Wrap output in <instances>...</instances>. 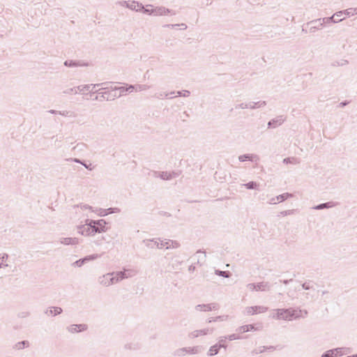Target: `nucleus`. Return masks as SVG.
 Instances as JSON below:
<instances>
[{"mask_svg":"<svg viewBox=\"0 0 357 357\" xmlns=\"http://www.w3.org/2000/svg\"><path fill=\"white\" fill-rule=\"evenodd\" d=\"M154 9V15L155 16H162L165 15L167 14L176 15V12L174 10L166 8L163 6L156 7Z\"/></svg>","mask_w":357,"mask_h":357,"instance_id":"nucleus-10","label":"nucleus"},{"mask_svg":"<svg viewBox=\"0 0 357 357\" xmlns=\"http://www.w3.org/2000/svg\"><path fill=\"white\" fill-rule=\"evenodd\" d=\"M248 109H255L257 108H261L266 105V102L264 100L257 102H250L248 103Z\"/></svg>","mask_w":357,"mask_h":357,"instance_id":"nucleus-22","label":"nucleus"},{"mask_svg":"<svg viewBox=\"0 0 357 357\" xmlns=\"http://www.w3.org/2000/svg\"><path fill=\"white\" fill-rule=\"evenodd\" d=\"M131 84H126V86L116 87L115 86L112 89V91H114V94L112 95L111 97L113 98L120 97L121 96L126 95L127 92L131 93L134 91V89H130Z\"/></svg>","mask_w":357,"mask_h":357,"instance_id":"nucleus-5","label":"nucleus"},{"mask_svg":"<svg viewBox=\"0 0 357 357\" xmlns=\"http://www.w3.org/2000/svg\"><path fill=\"white\" fill-rule=\"evenodd\" d=\"M215 274L216 275L221 276V277L226 278H230L231 275V273L228 271H220L218 269L215 271Z\"/></svg>","mask_w":357,"mask_h":357,"instance_id":"nucleus-32","label":"nucleus"},{"mask_svg":"<svg viewBox=\"0 0 357 357\" xmlns=\"http://www.w3.org/2000/svg\"><path fill=\"white\" fill-rule=\"evenodd\" d=\"M78 207H80L82 209H90L92 210V207L88 204H81L79 205H77Z\"/></svg>","mask_w":357,"mask_h":357,"instance_id":"nucleus-61","label":"nucleus"},{"mask_svg":"<svg viewBox=\"0 0 357 357\" xmlns=\"http://www.w3.org/2000/svg\"><path fill=\"white\" fill-rule=\"evenodd\" d=\"M169 174H170V180H171L174 178H176V177L179 176L181 172L172 171V172H169Z\"/></svg>","mask_w":357,"mask_h":357,"instance_id":"nucleus-57","label":"nucleus"},{"mask_svg":"<svg viewBox=\"0 0 357 357\" xmlns=\"http://www.w3.org/2000/svg\"><path fill=\"white\" fill-rule=\"evenodd\" d=\"M107 210V212L109 213V214H110V213H118L121 212V209L119 208H117V207L109 208Z\"/></svg>","mask_w":357,"mask_h":357,"instance_id":"nucleus-51","label":"nucleus"},{"mask_svg":"<svg viewBox=\"0 0 357 357\" xmlns=\"http://www.w3.org/2000/svg\"><path fill=\"white\" fill-rule=\"evenodd\" d=\"M221 347H222V344H218L211 346L208 351V356H213L218 354L220 349H221Z\"/></svg>","mask_w":357,"mask_h":357,"instance_id":"nucleus-27","label":"nucleus"},{"mask_svg":"<svg viewBox=\"0 0 357 357\" xmlns=\"http://www.w3.org/2000/svg\"><path fill=\"white\" fill-rule=\"evenodd\" d=\"M227 339H225V337H222L218 343H217L218 344H222V347H221V348H224L225 349H227V345L225 344V341H226Z\"/></svg>","mask_w":357,"mask_h":357,"instance_id":"nucleus-54","label":"nucleus"},{"mask_svg":"<svg viewBox=\"0 0 357 357\" xmlns=\"http://www.w3.org/2000/svg\"><path fill=\"white\" fill-rule=\"evenodd\" d=\"M257 313H263L268 310V307L265 306H257Z\"/></svg>","mask_w":357,"mask_h":357,"instance_id":"nucleus-56","label":"nucleus"},{"mask_svg":"<svg viewBox=\"0 0 357 357\" xmlns=\"http://www.w3.org/2000/svg\"><path fill=\"white\" fill-rule=\"evenodd\" d=\"M282 349V347H280V345H278L276 347L275 346H269V347H266V351H268L270 352H272L273 351H275V349Z\"/></svg>","mask_w":357,"mask_h":357,"instance_id":"nucleus-52","label":"nucleus"},{"mask_svg":"<svg viewBox=\"0 0 357 357\" xmlns=\"http://www.w3.org/2000/svg\"><path fill=\"white\" fill-rule=\"evenodd\" d=\"M111 89V91H108L107 90H105V91L103 93H105V96H107L106 99L108 100L109 98L111 99H114L112 97H111L112 95H114V91H112V86H109Z\"/></svg>","mask_w":357,"mask_h":357,"instance_id":"nucleus-50","label":"nucleus"},{"mask_svg":"<svg viewBox=\"0 0 357 357\" xmlns=\"http://www.w3.org/2000/svg\"><path fill=\"white\" fill-rule=\"evenodd\" d=\"M63 312V310L60 307H52L49 309H47L45 311V314L47 315H52V316H56L60 314H61Z\"/></svg>","mask_w":357,"mask_h":357,"instance_id":"nucleus-20","label":"nucleus"},{"mask_svg":"<svg viewBox=\"0 0 357 357\" xmlns=\"http://www.w3.org/2000/svg\"><path fill=\"white\" fill-rule=\"evenodd\" d=\"M91 85L86 84V85H80L77 86V91L79 92H84L85 91H89L91 89Z\"/></svg>","mask_w":357,"mask_h":357,"instance_id":"nucleus-42","label":"nucleus"},{"mask_svg":"<svg viewBox=\"0 0 357 357\" xmlns=\"http://www.w3.org/2000/svg\"><path fill=\"white\" fill-rule=\"evenodd\" d=\"M302 310L300 309H294L289 307L287 309H278L277 319L283 320H292L299 319L302 315Z\"/></svg>","mask_w":357,"mask_h":357,"instance_id":"nucleus-2","label":"nucleus"},{"mask_svg":"<svg viewBox=\"0 0 357 357\" xmlns=\"http://www.w3.org/2000/svg\"><path fill=\"white\" fill-rule=\"evenodd\" d=\"M29 312H20L18 316L19 317H21V318H26L27 317L29 316Z\"/></svg>","mask_w":357,"mask_h":357,"instance_id":"nucleus-62","label":"nucleus"},{"mask_svg":"<svg viewBox=\"0 0 357 357\" xmlns=\"http://www.w3.org/2000/svg\"><path fill=\"white\" fill-rule=\"evenodd\" d=\"M199 253H204V255L202 257H199L198 259H197V264L201 265V261L204 262L206 261V255L205 252H203L201 250H197L196 252V254H199Z\"/></svg>","mask_w":357,"mask_h":357,"instance_id":"nucleus-40","label":"nucleus"},{"mask_svg":"<svg viewBox=\"0 0 357 357\" xmlns=\"http://www.w3.org/2000/svg\"><path fill=\"white\" fill-rule=\"evenodd\" d=\"M340 349H340V348H337V349L328 350L323 354L321 357H333L335 355H337L338 353L340 352Z\"/></svg>","mask_w":357,"mask_h":357,"instance_id":"nucleus-29","label":"nucleus"},{"mask_svg":"<svg viewBox=\"0 0 357 357\" xmlns=\"http://www.w3.org/2000/svg\"><path fill=\"white\" fill-rule=\"evenodd\" d=\"M302 288L305 290L314 289L312 281L305 282L302 284Z\"/></svg>","mask_w":357,"mask_h":357,"instance_id":"nucleus-38","label":"nucleus"},{"mask_svg":"<svg viewBox=\"0 0 357 357\" xmlns=\"http://www.w3.org/2000/svg\"><path fill=\"white\" fill-rule=\"evenodd\" d=\"M244 185L246 187V188L251 190V189H256L257 187L258 186V184L255 181H250V182L244 184Z\"/></svg>","mask_w":357,"mask_h":357,"instance_id":"nucleus-41","label":"nucleus"},{"mask_svg":"<svg viewBox=\"0 0 357 357\" xmlns=\"http://www.w3.org/2000/svg\"><path fill=\"white\" fill-rule=\"evenodd\" d=\"M164 246H166L167 249L177 248L180 246V243L178 242H177L176 241H172V240H167L165 242H163L162 241H161L160 243V249Z\"/></svg>","mask_w":357,"mask_h":357,"instance_id":"nucleus-15","label":"nucleus"},{"mask_svg":"<svg viewBox=\"0 0 357 357\" xmlns=\"http://www.w3.org/2000/svg\"><path fill=\"white\" fill-rule=\"evenodd\" d=\"M208 307H210V311L216 310L219 308V305L217 303H208Z\"/></svg>","mask_w":357,"mask_h":357,"instance_id":"nucleus-53","label":"nucleus"},{"mask_svg":"<svg viewBox=\"0 0 357 357\" xmlns=\"http://www.w3.org/2000/svg\"><path fill=\"white\" fill-rule=\"evenodd\" d=\"M338 15H335V13H334L331 17H324L321 19V22L323 24H328V23H337L339 22L342 21L344 19H337Z\"/></svg>","mask_w":357,"mask_h":357,"instance_id":"nucleus-23","label":"nucleus"},{"mask_svg":"<svg viewBox=\"0 0 357 357\" xmlns=\"http://www.w3.org/2000/svg\"><path fill=\"white\" fill-rule=\"evenodd\" d=\"M86 222L91 224L93 231L95 234L104 232L107 230L106 225L107 222L105 220L100 219L98 220H93L86 219Z\"/></svg>","mask_w":357,"mask_h":357,"instance_id":"nucleus-4","label":"nucleus"},{"mask_svg":"<svg viewBox=\"0 0 357 357\" xmlns=\"http://www.w3.org/2000/svg\"><path fill=\"white\" fill-rule=\"evenodd\" d=\"M308 25H311L310 28V32L314 33L317 29H319L320 26H322L324 25L323 22H321V18L312 20L310 22L307 23Z\"/></svg>","mask_w":357,"mask_h":357,"instance_id":"nucleus-16","label":"nucleus"},{"mask_svg":"<svg viewBox=\"0 0 357 357\" xmlns=\"http://www.w3.org/2000/svg\"><path fill=\"white\" fill-rule=\"evenodd\" d=\"M30 346V343L28 340H23L15 343L13 346V349L15 350H22L25 348H28Z\"/></svg>","mask_w":357,"mask_h":357,"instance_id":"nucleus-24","label":"nucleus"},{"mask_svg":"<svg viewBox=\"0 0 357 357\" xmlns=\"http://www.w3.org/2000/svg\"><path fill=\"white\" fill-rule=\"evenodd\" d=\"M59 243L65 245H76L79 243L77 238L66 237L61 238Z\"/></svg>","mask_w":357,"mask_h":357,"instance_id":"nucleus-13","label":"nucleus"},{"mask_svg":"<svg viewBox=\"0 0 357 357\" xmlns=\"http://www.w3.org/2000/svg\"><path fill=\"white\" fill-rule=\"evenodd\" d=\"M158 239H147L144 240L143 242L145 245L149 248H154L155 246L158 248H160V243L158 241Z\"/></svg>","mask_w":357,"mask_h":357,"instance_id":"nucleus-25","label":"nucleus"},{"mask_svg":"<svg viewBox=\"0 0 357 357\" xmlns=\"http://www.w3.org/2000/svg\"><path fill=\"white\" fill-rule=\"evenodd\" d=\"M110 88L108 86V85L102 86V88L99 89L98 90H96L95 93H98L100 96V99H106L105 93L100 92L101 90H109Z\"/></svg>","mask_w":357,"mask_h":357,"instance_id":"nucleus-36","label":"nucleus"},{"mask_svg":"<svg viewBox=\"0 0 357 357\" xmlns=\"http://www.w3.org/2000/svg\"><path fill=\"white\" fill-rule=\"evenodd\" d=\"M266 351V346L260 347L259 348H257L252 351V354H261Z\"/></svg>","mask_w":357,"mask_h":357,"instance_id":"nucleus-46","label":"nucleus"},{"mask_svg":"<svg viewBox=\"0 0 357 357\" xmlns=\"http://www.w3.org/2000/svg\"><path fill=\"white\" fill-rule=\"evenodd\" d=\"M286 121V116L284 115H280L276 116L275 118L270 120L268 123V128L274 129L276 128L281 125Z\"/></svg>","mask_w":357,"mask_h":357,"instance_id":"nucleus-7","label":"nucleus"},{"mask_svg":"<svg viewBox=\"0 0 357 357\" xmlns=\"http://www.w3.org/2000/svg\"><path fill=\"white\" fill-rule=\"evenodd\" d=\"M246 312L248 314H257V306L248 307L246 308Z\"/></svg>","mask_w":357,"mask_h":357,"instance_id":"nucleus-39","label":"nucleus"},{"mask_svg":"<svg viewBox=\"0 0 357 357\" xmlns=\"http://www.w3.org/2000/svg\"><path fill=\"white\" fill-rule=\"evenodd\" d=\"M88 326L86 324H72L68 327V332L71 333H75L79 332H82L86 331Z\"/></svg>","mask_w":357,"mask_h":357,"instance_id":"nucleus-11","label":"nucleus"},{"mask_svg":"<svg viewBox=\"0 0 357 357\" xmlns=\"http://www.w3.org/2000/svg\"><path fill=\"white\" fill-rule=\"evenodd\" d=\"M129 3L130 1H119L118 3L121 6H123V7H126L128 8V5H129Z\"/></svg>","mask_w":357,"mask_h":357,"instance_id":"nucleus-63","label":"nucleus"},{"mask_svg":"<svg viewBox=\"0 0 357 357\" xmlns=\"http://www.w3.org/2000/svg\"><path fill=\"white\" fill-rule=\"evenodd\" d=\"M283 163L284 164H293V165H296V164H298L300 162L299 160L296 158H294V157H289V158H286L284 159H283Z\"/></svg>","mask_w":357,"mask_h":357,"instance_id":"nucleus-31","label":"nucleus"},{"mask_svg":"<svg viewBox=\"0 0 357 357\" xmlns=\"http://www.w3.org/2000/svg\"><path fill=\"white\" fill-rule=\"evenodd\" d=\"M64 66L66 67H78V66H86V63L82 62L80 61L66 60L64 62Z\"/></svg>","mask_w":357,"mask_h":357,"instance_id":"nucleus-18","label":"nucleus"},{"mask_svg":"<svg viewBox=\"0 0 357 357\" xmlns=\"http://www.w3.org/2000/svg\"><path fill=\"white\" fill-rule=\"evenodd\" d=\"M294 213V210H287V211H282L281 215L282 216H286V215H292Z\"/></svg>","mask_w":357,"mask_h":357,"instance_id":"nucleus-59","label":"nucleus"},{"mask_svg":"<svg viewBox=\"0 0 357 357\" xmlns=\"http://www.w3.org/2000/svg\"><path fill=\"white\" fill-rule=\"evenodd\" d=\"M8 258V255L7 254H3L0 255V268L3 266H8V264H4L1 263L4 260L7 259Z\"/></svg>","mask_w":357,"mask_h":357,"instance_id":"nucleus-44","label":"nucleus"},{"mask_svg":"<svg viewBox=\"0 0 357 357\" xmlns=\"http://www.w3.org/2000/svg\"><path fill=\"white\" fill-rule=\"evenodd\" d=\"M349 63V61L347 59H340V61H334L331 63V66H344Z\"/></svg>","mask_w":357,"mask_h":357,"instance_id":"nucleus-34","label":"nucleus"},{"mask_svg":"<svg viewBox=\"0 0 357 357\" xmlns=\"http://www.w3.org/2000/svg\"><path fill=\"white\" fill-rule=\"evenodd\" d=\"M109 82H102V83H100V84H91L92 87V89H96V86H106V85H109Z\"/></svg>","mask_w":357,"mask_h":357,"instance_id":"nucleus-58","label":"nucleus"},{"mask_svg":"<svg viewBox=\"0 0 357 357\" xmlns=\"http://www.w3.org/2000/svg\"><path fill=\"white\" fill-rule=\"evenodd\" d=\"M213 331V329H209V328H204V329H200V330H195L190 333H189L188 336L190 338H196L199 336L202 335H206L207 334H211Z\"/></svg>","mask_w":357,"mask_h":357,"instance_id":"nucleus-9","label":"nucleus"},{"mask_svg":"<svg viewBox=\"0 0 357 357\" xmlns=\"http://www.w3.org/2000/svg\"><path fill=\"white\" fill-rule=\"evenodd\" d=\"M100 257V255H99L98 254L88 255V256L84 257V258H82V259H79L75 261V262H73L72 264V266L74 267H82L86 263H88L91 261L95 260Z\"/></svg>","mask_w":357,"mask_h":357,"instance_id":"nucleus-6","label":"nucleus"},{"mask_svg":"<svg viewBox=\"0 0 357 357\" xmlns=\"http://www.w3.org/2000/svg\"><path fill=\"white\" fill-rule=\"evenodd\" d=\"M140 12H142V13H144L145 14H147V15H154V9L153 8L149 9V8H145L144 7V8H142Z\"/></svg>","mask_w":357,"mask_h":357,"instance_id":"nucleus-49","label":"nucleus"},{"mask_svg":"<svg viewBox=\"0 0 357 357\" xmlns=\"http://www.w3.org/2000/svg\"><path fill=\"white\" fill-rule=\"evenodd\" d=\"M77 93H78L77 87L70 88V89H68L66 90L63 91V93H66V94H70V93L77 94Z\"/></svg>","mask_w":357,"mask_h":357,"instance_id":"nucleus-45","label":"nucleus"},{"mask_svg":"<svg viewBox=\"0 0 357 357\" xmlns=\"http://www.w3.org/2000/svg\"><path fill=\"white\" fill-rule=\"evenodd\" d=\"M235 108H236V109H238V108H240V109H248V103L242 102V103H241V104L236 105L235 106Z\"/></svg>","mask_w":357,"mask_h":357,"instance_id":"nucleus-55","label":"nucleus"},{"mask_svg":"<svg viewBox=\"0 0 357 357\" xmlns=\"http://www.w3.org/2000/svg\"><path fill=\"white\" fill-rule=\"evenodd\" d=\"M195 310L197 311L208 312L210 311V307H208V304H199L195 306Z\"/></svg>","mask_w":357,"mask_h":357,"instance_id":"nucleus-35","label":"nucleus"},{"mask_svg":"<svg viewBox=\"0 0 357 357\" xmlns=\"http://www.w3.org/2000/svg\"><path fill=\"white\" fill-rule=\"evenodd\" d=\"M337 204H338L337 202H328L322 203V204L316 205L312 208L315 209V210H322V209H326V208H330L335 207Z\"/></svg>","mask_w":357,"mask_h":357,"instance_id":"nucleus-17","label":"nucleus"},{"mask_svg":"<svg viewBox=\"0 0 357 357\" xmlns=\"http://www.w3.org/2000/svg\"><path fill=\"white\" fill-rule=\"evenodd\" d=\"M181 26V29L183 30H185L188 28L187 25L184 23H182L181 24H166L165 25V26H167V27H172V28H174L175 26Z\"/></svg>","mask_w":357,"mask_h":357,"instance_id":"nucleus-47","label":"nucleus"},{"mask_svg":"<svg viewBox=\"0 0 357 357\" xmlns=\"http://www.w3.org/2000/svg\"><path fill=\"white\" fill-rule=\"evenodd\" d=\"M135 274V271L131 269H124L123 271H116L106 273L98 278V282L102 286L109 287L113 284L128 278Z\"/></svg>","mask_w":357,"mask_h":357,"instance_id":"nucleus-1","label":"nucleus"},{"mask_svg":"<svg viewBox=\"0 0 357 357\" xmlns=\"http://www.w3.org/2000/svg\"><path fill=\"white\" fill-rule=\"evenodd\" d=\"M78 232L81 234L82 235L85 236H91L94 235V233L92 229L91 224L89 222H86V220H85V225L79 226L78 227Z\"/></svg>","mask_w":357,"mask_h":357,"instance_id":"nucleus-8","label":"nucleus"},{"mask_svg":"<svg viewBox=\"0 0 357 357\" xmlns=\"http://www.w3.org/2000/svg\"><path fill=\"white\" fill-rule=\"evenodd\" d=\"M270 287L271 286L268 282H261L256 284V291H268Z\"/></svg>","mask_w":357,"mask_h":357,"instance_id":"nucleus-26","label":"nucleus"},{"mask_svg":"<svg viewBox=\"0 0 357 357\" xmlns=\"http://www.w3.org/2000/svg\"><path fill=\"white\" fill-rule=\"evenodd\" d=\"M292 197H293L292 194L289 193V192H285V193H283L278 196H276L275 197L272 198L270 201V204H275L277 203V202H283V201L287 199L288 198H290Z\"/></svg>","mask_w":357,"mask_h":357,"instance_id":"nucleus-14","label":"nucleus"},{"mask_svg":"<svg viewBox=\"0 0 357 357\" xmlns=\"http://www.w3.org/2000/svg\"><path fill=\"white\" fill-rule=\"evenodd\" d=\"M99 211H100V213H98V215L100 216H105L109 214L107 209L100 208Z\"/></svg>","mask_w":357,"mask_h":357,"instance_id":"nucleus-60","label":"nucleus"},{"mask_svg":"<svg viewBox=\"0 0 357 357\" xmlns=\"http://www.w3.org/2000/svg\"><path fill=\"white\" fill-rule=\"evenodd\" d=\"M247 287L253 291V290H255L256 291V284L255 283H249L248 285H247Z\"/></svg>","mask_w":357,"mask_h":357,"instance_id":"nucleus-64","label":"nucleus"},{"mask_svg":"<svg viewBox=\"0 0 357 357\" xmlns=\"http://www.w3.org/2000/svg\"><path fill=\"white\" fill-rule=\"evenodd\" d=\"M357 14V8H350L344 10H340L335 13V15L342 16V15H346L348 16H353Z\"/></svg>","mask_w":357,"mask_h":357,"instance_id":"nucleus-21","label":"nucleus"},{"mask_svg":"<svg viewBox=\"0 0 357 357\" xmlns=\"http://www.w3.org/2000/svg\"><path fill=\"white\" fill-rule=\"evenodd\" d=\"M228 317H229L228 315H222V316H218L216 317H211L207 319V322L211 323V322L217 321H225L227 319Z\"/></svg>","mask_w":357,"mask_h":357,"instance_id":"nucleus-33","label":"nucleus"},{"mask_svg":"<svg viewBox=\"0 0 357 357\" xmlns=\"http://www.w3.org/2000/svg\"><path fill=\"white\" fill-rule=\"evenodd\" d=\"M238 160L242 162L245 161L257 162L259 160V157L256 154L246 153L239 155Z\"/></svg>","mask_w":357,"mask_h":357,"instance_id":"nucleus-12","label":"nucleus"},{"mask_svg":"<svg viewBox=\"0 0 357 357\" xmlns=\"http://www.w3.org/2000/svg\"><path fill=\"white\" fill-rule=\"evenodd\" d=\"M59 114L60 115H62V116H72V117H75V114L74 112H70V111H59Z\"/></svg>","mask_w":357,"mask_h":357,"instance_id":"nucleus-43","label":"nucleus"},{"mask_svg":"<svg viewBox=\"0 0 357 357\" xmlns=\"http://www.w3.org/2000/svg\"><path fill=\"white\" fill-rule=\"evenodd\" d=\"M150 86L147 84H135L130 85V89H134L135 91H146L150 89Z\"/></svg>","mask_w":357,"mask_h":357,"instance_id":"nucleus-28","label":"nucleus"},{"mask_svg":"<svg viewBox=\"0 0 357 357\" xmlns=\"http://www.w3.org/2000/svg\"><path fill=\"white\" fill-rule=\"evenodd\" d=\"M202 350L201 346H195L192 347H183L175 350L173 352L174 356H184L186 354H196L200 353Z\"/></svg>","mask_w":357,"mask_h":357,"instance_id":"nucleus-3","label":"nucleus"},{"mask_svg":"<svg viewBox=\"0 0 357 357\" xmlns=\"http://www.w3.org/2000/svg\"><path fill=\"white\" fill-rule=\"evenodd\" d=\"M128 8L136 12H139L141 11L142 8H144V6L142 3L136 1H130Z\"/></svg>","mask_w":357,"mask_h":357,"instance_id":"nucleus-19","label":"nucleus"},{"mask_svg":"<svg viewBox=\"0 0 357 357\" xmlns=\"http://www.w3.org/2000/svg\"><path fill=\"white\" fill-rule=\"evenodd\" d=\"M253 329H255V326L252 324H249V325H245V326H240L237 328L236 331H238L239 333H243L252 331Z\"/></svg>","mask_w":357,"mask_h":357,"instance_id":"nucleus-30","label":"nucleus"},{"mask_svg":"<svg viewBox=\"0 0 357 357\" xmlns=\"http://www.w3.org/2000/svg\"><path fill=\"white\" fill-rule=\"evenodd\" d=\"M240 338H241V337L238 335H237V334H231V335H229L228 336H225V339H228L230 341L235 340H238Z\"/></svg>","mask_w":357,"mask_h":357,"instance_id":"nucleus-48","label":"nucleus"},{"mask_svg":"<svg viewBox=\"0 0 357 357\" xmlns=\"http://www.w3.org/2000/svg\"><path fill=\"white\" fill-rule=\"evenodd\" d=\"M158 176L165 181L170 180V174L169 172H159Z\"/></svg>","mask_w":357,"mask_h":357,"instance_id":"nucleus-37","label":"nucleus"}]
</instances>
